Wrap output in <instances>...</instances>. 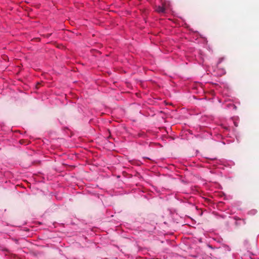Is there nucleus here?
<instances>
[{
	"instance_id": "nucleus-1",
	"label": "nucleus",
	"mask_w": 259,
	"mask_h": 259,
	"mask_svg": "<svg viewBox=\"0 0 259 259\" xmlns=\"http://www.w3.org/2000/svg\"><path fill=\"white\" fill-rule=\"evenodd\" d=\"M156 11L159 13H163L165 12V9L163 6H158L156 8Z\"/></svg>"
},
{
	"instance_id": "nucleus-2",
	"label": "nucleus",
	"mask_w": 259,
	"mask_h": 259,
	"mask_svg": "<svg viewBox=\"0 0 259 259\" xmlns=\"http://www.w3.org/2000/svg\"><path fill=\"white\" fill-rule=\"evenodd\" d=\"M224 59L225 58L224 57L220 58L218 61L217 65L221 64L224 60Z\"/></svg>"
},
{
	"instance_id": "nucleus-3",
	"label": "nucleus",
	"mask_w": 259,
	"mask_h": 259,
	"mask_svg": "<svg viewBox=\"0 0 259 259\" xmlns=\"http://www.w3.org/2000/svg\"><path fill=\"white\" fill-rule=\"evenodd\" d=\"M257 212V211L255 209H252L251 210H250L249 212V214H252V215H254L255 214H256Z\"/></svg>"
}]
</instances>
